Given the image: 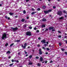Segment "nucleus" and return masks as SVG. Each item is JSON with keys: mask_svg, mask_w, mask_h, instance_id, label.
<instances>
[{"mask_svg": "<svg viewBox=\"0 0 67 67\" xmlns=\"http://www.w3.org/2000/svg\"><path fill=\"white\" fill-rule=\"evenodd\" d=\"M41 43H46V41H45V40H42L41 41Z\"/></svg>", "mask_w": 67, "mask_h": 67, "instance_id": "1a4fd4ad", "label": "nucleus"}, {"mask_svg": "<svg viewBox=\"0 0 67 67\" xmlns=\"http://www.w3.org/2000/svg\"><path fill=\"white\" fill-rule=\"evenodd\" d=\"M62 51H63H63H64V50H65L64 49H62Z\"/></svg>", "mask_w": 67, "mask_h": 67, "instance_id": "de8ad7c7", "label": "nucleus"}, {"mask_svg": "<svg viewBox=\"0 0 67 67\" xmlns=\"http://www.w3.org/2000/svg\"><path fill=\"white\" fill-rule=\"evenodd\" d=\"M9 14L10 15H13L14 13H9Z\"/></svg>", "mask_w": 67, "mask_h": 67, "instance_id": "ddd939ff", "label": "nucleus"}, {"mask_svg": "<svg viewBox=\"0 0 67 67\" xmlns=\"http://www.w3.org/2000/svg\"><path fill=\"white\" fill-rule=\"evenodd\" d=\"M36 29H37V28L36 27H35L34 28V30H36Z\"/></svg>", "mask_w": 67, "mask_h": 67, "instance_id": "c9c22d12", "label": "nucleus"}, {"mask_svg": "<svg viewBox=\"0 0 67 67\" xmlns=\"http://www.w3.org/2000/svg\"><path fill=\"white\" fill-rule=\"evenodd\" d=\"M36 59H39V57H36Z\"/></svg>", "mask_w": 67, "mask_h": 67, "instance_id": "c756f323", "label": "nucleus"}, {"mask_svg": "<svg viewBox=\"0 0 67 67\" xmlns=\"http://www.w3.org/2000/svg\"><path fill=\"white\" fill-rule=\"evenodd\" d=\"M28 56V55L27 54H26V56H26V57H27V56Z\"/></svg>", "mask_w": 67, "mask_h": 67, "instance_id": "6e6d98bb", "label": "nucleus"}, {"mask_svg": "<svg viewBox=\"0 0 67 67\" xmlns=\"http://www.w3.org/2000/svg\"><path fill=\"white\" fill-rule=\"evenodd\" d=\"M44 45V46H47V44H45Z\"/></svg>", "mask_w": 67, "mask_h": 67, "instance_id": "4d7b16f0", "label": "nucleus"}, {"mask_svg": "<svg viewBox=\"0 0 67 67\" xmlns=\"http://www.w3.org/2000/svg\"><path fill=\"white\" fill-rule=\"evenodd\" d=\"M20 41V40H18L15 41V42H19Z\"/></svg>", "mask_w": 67, "mask_h": 67, "instance_id": "6ab92c4d", "label": "nucleus"}, {"mask_svg": "<svg viewBox=\"0 0 67 67\" xmlns=\"http://www.w3.org/2000/svg\"><path fill=\"white\" fill-rule=\"evenodd\" d=\"M29 29H32V27L29 26Z\"/></svg>", "mask_w": 67, "mask_h": 67, "instance_id": "b1692460", "label": "nucleus"}, {"mask_svg": "<svg viewBox=\"0 0 67 67\" xmlns=\"http://www.w3.org/2000/svg\"><path fill=\"white\" fill-rule=\"evenodd\" d=\"M8 58L10 59V58H11V56H9L8 57Z\"/></svg>", "mask_w": 67, "mask_h": 67, "instance_id": "bf43d9fd", "label": "nucleus"}, {"mask_svg": "<svg viewBox=\"0 0 67 67\" xmlns=\"http://www.w3.org/2000/svg\"><path fill=\"white\" fill-rule=\"evenodd\" d=\"M26 35L28 36H31V35H32L31 32L30 31L27 32H26Z\"/></svg>", "mask_w": 67, "mask_h": 67, "instance_id": "f03ea898", "label": "nucleus"}, {"mask_svg": "<svg viewBox=\"0 0 67 67\" xmlns=\"http://www.w3.org/2000/svg\"><path fill=\"white\" fill-rule=\"evenodd\" d=\"M42 49H43L44 50H46V48H45V47H42Z\"/></svg>", "mask_w": 67, "mask_h": 67, "instance_id": "a878e982", "label": "nucleus"}, {"mask_svg": "<svg viewBox=\"0 0 67 67\" xmlns=\"http://www.w3.org/2000/svg\"><path fill=\"white\" fill-rule=\"evenodd\" d=\"M33 64V63H32V62H30L29 63V65H31Z\"/></svg>", "mask_w": 67, "mask_h": 67, "instance_id": "9b49d317", "label": "nucleus"}, {"mask_svg": "<svg viewBox=\"0 0 67 67\" xmlns=\"http://www.w3.org/2000/svg\"><path fill=\"white\" fill-rule=\"evenodd\" d=\"M48 29H46V31H48Z\"/></svg>", "mask_w": 67, "mask_h": 67, "instance_id": "680f3d73", "label": "nucleus"}, {"mask_svg": "<svg viewBox=\"0 0 67 67\" xmlns=\"http://www.w3.org/2000/svg\"><path fill=\"white\" fill-rule=\"evenodd\" d=\"M18 55H20V53H18Z\"/></svg>", "mask_w": 67, "mask_h": 67, "instance_id": "774afa93", "label": "nucleus"}, {"mask_svg": "<svg viewBox=\"0 0 67 67\" xmlns=\"http://www.w3.org/2000/svg\"><path fill=\"white\" fill-rule=\"evenodd\" d=\"M15 18H18V16H15Z\"/></svg>", "mask_w": 67, "mask_h": 67, "instance_id": "69168bd1", "label": "nucleus"}, {"mask_svg": "<svg viewBox=\"0 0 67 67\" xmlns=\"http://www.w3.org/2000/svg\"><path fill=\"white\" fill-rule=\"evenodd\" d=\"M59 46H61L62 45V43H59Z\"/></svg>", "mask_w": 67, "mask_h": 67, "instance_id": "cd10ccee", "label": "nucleus"}, {"mask_svg": "<svg viewBox=\"0 0 67 67\" xmlns=\"http://www.w3.org/2000/svg\"><path fill=\"white\" fill-rule=\"evenodd\" d=\"M12 62H14V60H13V59H12Z\"/></svg>", "mask_w": 67, "mask_h": 67, "instance_id": "e433bc0d", "label": "nucleus"}, {"mask_svg": "<svg viewBox=\"0 0 67 67\" xmlns=\"http://www.w3.org/2000/svg\"><path fill=\"white\" fill-rule=\"evenodd\" d=\"M11 29L13 30L14 31H16L17 30H18V28L17 27H16V28H14L13 27H11Z\"/></svg>", "mask_w": 67, "mask_h": 67, "instance_id": "39448f33", "label": "nucleus"}, {"mask_svg": "<svg viewBox=\"0 0 67 67\" xmlns=\"http://www.w3.org/2000/svg\"><path fill=\"white\" fill-rule=\"evenodd\" d=\"M38 40H41V37H39L38 38Z\"/></svg>", "mask_w": 67, "mask_h": 67, "instance_id": "79ce46f5", "label": "nucleus"}, {"mask_svg": "<svg viewBox=\"0 0 67 67\" xmlns=\"http://www.w3.org/2000/svg\"><path fill=\"white\" fill-rule=\"evenodd\" d=\"M57 14H58V15H62V12L61 11H59L57 12Z\"/></svg>", "mask_w": 67, "mask_h": 67, "instance_id": "0eeeda50", "label": "nucleus"}, {"mask_svg": "<svg viewBox=\"0 0 67 67\" xmlns=\"http://www.w3.org/2000/svg\"><path fill=\"white\" fill-rule=\"evenodd\" d=\"M58 33H61V32H60V31H58Z\"/></svg>", "mask_w": 67, "mask_h": 67, "instance_id": "09e8293b", "label": "nucleus"}, {"mask_svg": "<svg viewBox=\"0 0 67 67\" xmlns=\"http://www.w3.org/2000/svg\"><path fill=\"white\" fill-rule=\"evenodd\" d=\"M54 29V27H50L49 28V30H53Z\"/></svg>", "mask_w": 67, "mask_h": 67, "instance_id": "6e6552de", "label": "nucleus"}, {"mask_svg": "<svg viewBox=\"0 0 67 67\" xmlns=\"http://www.w3.org/2000/svg\"><path fill=\"white\" fill-rule=\"evenodd\" d=\"M36 13V12H33L31 13V14L33 15V14H35V13Z\"/></svg>", "mask_w": 67, "mask_h": 67, "instance_id": "dca6fc26", "label": "nucleus"}, {"mask_svg": "<svg viewBox=\"0 0 67 67\" xmlns=\"http://www.w3.org/2000/svg\"><path fill=\"white\" fill-rule=\"evenodd\" d=\"M13 45H14V43H13L11 44L10 45V47H12V46H13Z\"/></svg>", "mask_w": 67, "mask_h": 67, "instance_id": "412c9836", "label": "nucleus"}, {"mask_svg": "<svg viewBox=\"0 0 67 67\" xmlns=\"http://www.w3.org/2000/svg\"><path fill=\"white\" fill-rule=\"evenodd\" d=\"M40 64H39V63H38L37 64V66H40Z\"/></svg>", "mask_w": 67, "mask_h": 67, "instance_id": "2f4dec72", "label": "nucleus"}, {"mask_svg": "<svg viewBox=\"0 0 67 67\" xmlns=\"http://www.w3.org/2000/svg\"><path fill=\"white\" fill-rule=\"evenodd\" d=\"M25 20V19H23L21 20V21L22 22H23Z\"/></svg>", "mask_w": 67, "mask_h": 67, "instance_id": "a211bd4d", "label": "nucleus"}, {"mask_svg": "<svg viewBox=\"0 0 67 67\" xmlns=\"http://www.w3.org/2000/svg\"><path fill=\"white\" fill-rule=\"evenodd\" d=\"M29 19V17L27 16V19Z\"/></svg>", "mask_w": 67, "mask_h": 67, "instance_id": "a18cd8bd", "label": "nucleus"}, {"mask_svg": "<svg viewBox=\"0 0 67 67\" xmlns=\"http://www.w3.org/2000/svg\"><path fill=\"white\" fill-rule=\"evenodd\" d=\"M53 8H54V9H55V8H56V7L55 6H53Z\"/></svg>", "mask_w": 67, "mask_h": 67, "instance_id": "3c124183", "label": "nucleus"}, {"mask_svg": "<svg viewBox=\"0 0 67 67\" xmlns=\"http://www.w3.org/2000/svg\"><path fill=\"white\" fill-rule=\"evenodd\" d=\"M13 65V63L12 64H10L9 65V66H11Z\"/></svg>", "mask_w": 67, "mask_h": 67, "instance_id": "72a5a7b5", "label": "nucleus"}, {"mask_svg": "<svg viewBox=\"0 0 67 67\" xmlns=\"http://www.w3.org/2000/svg\"><path fill=\"white\" fill-rule=\"evenodd\" d=\"M36 32H39V30H37V31H36Z\"/></svg>", "mask_w": 67, "mask_h": 67, "instance_id": "49530a36", "label": "nucleus"}, {"mask_svg": "<svg viewBox=\"0 0 67 67\" xmlns=\"http://www.w3.org/2000/svg\"><path fill=\"white\" fill-rule=\"evenodd\" d=\"M42 8L43 9H45L46 8V6H43Z\"/></svg>", "mask_w": 67, "mask_h": 67, "instance_id": "4be33fe9", "label": "nucleus"}, {"mask_svg": "<svg viewBox=\"0 0 67 67\" xmlns=\"http://www.w3.org/2000/svg\"><path fill=\"white\" fill-rule=\"evenodd\" d=\"M8 20H10V17H8Z\"/></svg>", "mask_w": 67, "mask_h": 67, "instance_id": "052dcab7", "label": "nucleus"}, {"mask_svg": "<svg viewBox=\"0 0 67 67\" xmlns=\"http://www.w3.org/2000/svg\"><path fill=\"white\" fill-rule=\"evenodd\" d=\"M46 49H47V51H49V49L48 48H46Z\"/></svg>", "mask_w": 67, "mask_h": 67, "instance_id": "393cba45", "label": "nucleus"}, {"mask_svg": "<svg viewBox=\"0 0 67 67\" xmlns=\"http://www.w3.org/2000/svg\"><path fill=\"white\" fill-rule=\"evenodd\" d=\"M8 45V43H7L5 44V46H7Z\"/></svg>", "mask_w": 67, "mask_h": 67, "instance_id": "c85d7f7f", "label": "nucleus"}, {"mask_svg": "<svg viewBox=\"0 0 67 67\" xmlns=\"http://www.w3.org/2000/svg\"><path fill=\"white\" fill-rule=\"evenodd\" d=\"M7 38V35L5 33H4L3 34V35L2 38V40H4V38Z\"/></svg>", "mask_w": 67, "mask_h": 67, "instance_id": "f257e3e1", "label": "nucleus"}, {"mask_svg": "<svg viewBox=\"0 0 67 67\" xmlns=\"http://www.w3.org/2000/svg\"><path fill=\"white\" fill-rule=\"evenodd\" d=\"M47 63V61H46L45 62V64H46V63Z\"/></svg>", "mask_w": 67, "mask_h": 67, "instance_id": "5fc2aeb1", "label": "nucleus"}, {"mask_svg": "<svg viewBox=\"0 0 67 67\" xmlns=\"http://www.w3.org/2000/svg\"><path fill=\"white\" fill-rule=\"evenodd\" d=\"M37 46V47H40V45L38 44Z\"/></svg>", "mask_w": 67, "mask_h": 67, "instance_id": "a19ab883", "label": "nucleus"}, {"mask_svg": "<svg viewBox=\"0 0 67 67\" xmlns=\"http://www.w3.org/2000/svg\"><path fill=\"white\" fill-rule=\"evenodd\" d=\"M42 50L41 49H40L39 50V54L40 55H42Z\"/></svg>", "mask_w": 67, "mask_h": 67, "instance_id": "423d86ee", "label": "nucleus"}, {"mask_svg": "<svg viewBox=\"0 0 67 67\" xmlns=\"http://www.w3.org/2000/svg\"><path fill=\"white\" fill-rule=\"evenodd\" d=\"M5 18L6 19H8V17H7V16H5Z\"/></svg>", "mask_w": 67, "mask_h": 67, "instance_id": "864d4df0", "label": "nucleus"}, {"mask_svg": "<svg viewBox=\"0 0 67 67\" xmlns=\"http://www.w3.org/2000/svg\"><path fill=\"white\" fill-rule=\"evenodd\" d=\"M26 2H28L29 1V0H26Z\"/></svg>", "mask_w": 67, "mask_h": 67, "instance_id": "c03bdc74", "label": "nucleus"}, {"mask_svg": "<svg viewBox=\"0 0 67 67\" xmlns=\"http://www.w3.org/2000/svg\"><path fill=\"white\" fill-rule=\"evenodd\" d=\"M23 13H24V14H25V13H26V12L25 10H24L23 11Z\"/></svg>", "mask_w": 67, "mask_h": 67, "instance_id": "473e14b6", "label": "nucleus"}, {"mask_svg": "<svg viewBox=\"0 0 67 67\" xmlns=\"http://www.w3.org/2000/svg\"><path fill=\"white\" fill-rule=\"evenodd\" d=\"M26 25H24L23 26L24 27H26Z\"/></svg>", "mask_w": 67, "mask_h": 67, "instance_id": "7c9ffc66", "label": "nucleus"}, {"mask_svg": "<svg viewBox=\"0 0 67 67\" xmlns=\"http://www.w3.org/2000/svg\"><path fill=\"white\" fill-rule=\"evenodd\" d=\"M27 46V43H25L24 44V46H23V45H22V47H23V48L25 49Z\"/></svg>", "mask_w": 67, "mask_h": 67, "instance_id": "20e7f679", "label": "nucleus"}, {"mask_svg": "<svg viewBox=\"0 0 67 67\" xmlns=\"http://www.w3.org/2000/svg\"><path fill=\"white\" fill-rule=\"evenodd\" d=\"M55 31V29H53V30H52V32H53V31Z\"/></svg>", "mask_w": 67, "mask_h": 67, "instance_id": "4c0bfd02", "label": "nucleus"}, {"mask_svg": "<svg viewBox=\"0 0 67 67\" xmlns=\"http://www.w3.org/2000/svg\"><path fill=\"white\" fill-rule=\"evenodd\" d=\"M52 10L50 9L47 11H44V12L46 14H47V13H48L49 12H52Z\"/></svg>", "mask_w": 67, "mask_h": 67, "instance_id": "7ed1b4c3", "label": "nucleus"}, {"mask_svg": "<svg viewBox=\"0 0 67 67\" xmlns=\"http://www.w3.org/2000/svg\"><path fill=\"white\" fill-rule=\"evenodd\" d=\"M65 35H67V34H66V33H65Z\"/></svg>", "mask_w": 67, "mask_h": 67, "instance_id": "338daca9", "label": "nucleus"}, {"mask_svg": "<svg viewBox=\"0 0 67 67\" xmlns=\"http://www.w3.org/2000/svg\"><path fill=\"white\" fill-rule=\"evenodd\" d=\"M32 10H33V11H34V8H32Z\"/></svg>", "mask_w": 67, "mask_h": 67, "instance_id": "e2e57ef3", "label": "nucleus"}, {"mask_svg": "<svg viewBox=\"0 0 67 67\" xmlns=\"http://www.w3.org/2000/svg\"><path fill=\"white\" fill-rule=\"evenodd\" d=\"M15 62H16L17 63H19V60H17L16 61V60H15Z\"/></svg>", "mask_w": 67, "mask_h": 67, "instance_id": "ea45409f", "label": "nucleus"}, {"mask_svg": "<svg viewBox=\"0 0 67 67\" xmlns=\"http://www.w3.org/2000/svg\"><path fill=\"white\" fill-rule=\"evenodd\" d=\"M3 66V64H1L0 65V67H2Z\"/></svg>", "mask_w": 67, "mask_h": 67, "instance_id": "bb28decb", "label": "nucleus"}, {"mask_svg": "<svg viewBox=\"0 0 67 67\" xmlns=\"http://www.w3.org/2000/svg\"><path fill=\"white\" fill-rule=\"evenodd\" d=\"M37 11H40V10H41V9H40V8H39L37 9Z\"/></svg>", "mask_w": 67, "mask_h": 67, "instance_id": "5701e85b", "label": "nucleus"}, {"mask_svg": "<svg viewBox=\"0 0 67 67\" xmlns=\"http://www.w3.org/2000/svg\"><path fill=\"white\" fill-rule=\"evenodd\" d=\"M64 18V17H61L59 19H60V20H62V19H63Z\"/></svg>", "mask_w": 67, "mask_h": 67, "instance_id": "aec40b11", "label": "nucleus"}, {"mask_svg": "<svg viewBox=\"0 0 67 67\" xmlns=\"http://www.w3.org/2000/svg\"><path fill=\"white\" fill-rule=\"evenodd\" d=\"M43 59V58L42 57H40V60L41 62H42Z\"/></svg>", "mask_w": 67, "mask_h": 67, "instance_id": "9d476101", "label": "nucleus"}, {"mask_svg": "<svg viewBox=\"0 0 67 67\" xmlns=\"http://www.w3.org/2000/svg\"><path fill=\"white\" fill-rule=\"evenodd\" d=\"M42 21H46V19H45L43 18L42 20Z\"/></svg>", "mask_w": 67, "mask_h": 67, "instance_id": "4468645a", "label": "nucleus"}, {"mask_svg": "<svg viewBox=\"0 0 67 67\" xmlns=\"http://www.w3.org/2000/svg\"><path fill=\"white\" fill-rule=\"evenodd\" d=\"M24 52H25V54H27V52H26L25 51H24Z\"/></svg>", "mask_w": 67, "mask_h": 67, "instance_id": "58836bf2", "label": "nucleus"}, {"mask_svg": "<svg viewBox=\"0 0 67 67\" xmlns=\"http://www.w3.org/2000/svg\"><path fill=\"white\" fill-rule=\"evenodd\" d=\"M42 27H45V25H42L41 26Z\"/></svg>", "mask_w": 67, "mask_h": 67, "instance_id": "f8f14e48", "label": "nucleus"}, {"mask_svg": "<svg viewBox=\"0 0 67 67\" xmlns=\"http://www.w3.org/2000/svg\"><path fill=\"white\" fill-rule=\"evenodd\" d=\"M50 63H53V61H51L50 62Z\"/></svg>", "mask_w": 67, "mask_h": 67, "instance_id": "37998d69", "label": "nucleus"}, {"mask_svg": "<svg viewBox=\"0 0 67 67\" xmlns=\"http://www.w3.org/2000/svg\"><path fill=\"white\" fill-rule=\"evenodd\" d=\"M29 57L30 59H31L32 58V55H30L29 56Z\"/></svg>", "mask_w": 67, "mask_h": 67, "instance_id": "f3484780", "label": "nucleus"}, {"mask_svg": "<svg viewBox=\"0 0 67 67\" xmlns=\"http://www.w3.org/2000/svg\"><path fill=\"white\" fill-rule=\"evenodd\" d=\"M58 37H61V36L59 35L58 36Z\"/></svg>", "mask_w": 67, "mask_h": 67, "instance_id": "8fccbe9b", "label": "nucleus"}, {"mask_svg": "<svg viewBox=\"0 0 67 67\" xmlns=\"http://www.w3.org/2000/svg\"><path fill=\"white\" fill-rule=\"evenodd\" d=\"M64 16L65 17V18H67V15H65Z\"/></svg>", "mask_w": 67, "mask_h": 67, "instance_id": "13d9d810", "label": "nucleus"}, {"mask_svg": "<svg viewBox=\"0 0 67 67\" xmlns=\"http://www.w3.org/2000/svg\"><path fill=\"white\" fill-rule=\"evenodd\" d=\"M65 54H66V55H67V53L66 52H65Z\"/></svg>", "mask_w": 67, "mask_h": 67, "instance_id": "603ef678", "label": "nucleus"}, {"mask_svg": "<svg viewBox=\"0 0 67 67\" xmlns=\"http://www.w3.org/2000/svg\"><path fill=\"white\" fill-rule=\"evenodd\" d=\"M10 51H8L7 52H6V54H10Z\"/></svg>", "mask_w": 67, "mask_h": 67, "instance_id": "2eb2a0df", "label": "nucleus"}, {"mask_svg": "<svg viewBox=\"0 0 67 67\" xmlns=\"http://www.w3.org/2000/svg\"><path fill=\"white\" fill-rule=\"evenodd\" d=\"M48 43H49V42H46L47 44H48Z\"/></svg>", "mask_w": 67, "mask_h": 67, "instance_id": "0e129e2a", "label": "nucleus"}, {"mask_svg": "<svg viewBox=\"0 0 67 67\" xmlns=\"http://www.w3.org/2000/svg\"><path fill=\"white\" fill-rule=\"evenodd\" d=\"M63 12L64 13H66V12L65 10L63 11Z\"/></svg>", "mask_w": 67, "mask_h": 67, "instance_id": "f704fd0d", "label": "nucleus"}]
</instances>
